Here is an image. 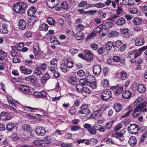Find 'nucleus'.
<instances>
[{
    "label": "nucleus",
    "instance_id": "obj_53",
    "mask_svg": "<svg viewBox=\"0 0 147 147\" xmlns=\"http://www.w3.org/2000/svg\"><path fill=\"white\" fill-rule=\"evenodd\" d=\"M98 15L100 16V17L101 18H105L106 16V13L104 12L101 11H98Z\"/></svg>",
    "mask_w": 147,
    "mask_h": 147
},
{
    "label": "nucleus",
    "instance_id": "obj_51",
    "mask_svg": "<svg viewBox=\"0 0 147 147\" xmlns=\"http://www.w3.org/2000/svg\"><path fill=\"white\" fill-rule=\"evenodd\" d=\"M88 131L90 134L92 135H95L96 133V130L94 128L93 126L92 127H91L88 129Z\"/></svg>",
    "mask_w": 147,
    "mask_h": 147
},
{
    "label": "nucleus",
    "instance_id": "obj_61",
    "mask_svg": "<svg viewBox=\"0 0 147 147\" xmlns=\"http://www.w3.org/2000/svg\"><path fill=\"white\" fill-rule=\"evenodd\" d=\"M77 74L79 76L82 77L85 75V72L83 70H80L77 71Z\"/></svg>",
    "mask_w": 147,
    "mask_h": 147
},
{
    "label": "nucleus",
    "instance_id": "obj_59",
    "mask_svg": "<svg viewBox=\"0 0 147 147\" xmlns=\"http://www.w3.org/2000/svg\"><path fill=\"white\" fill-rule=\"evenodd\" d=\"M40 98H45L47 97L46 92L43 90L40 92Z\"/></svg>",
    "mask_w": 147,
    "mask_h": 147
},
{
    "label": "nucleus",
    "instance_id": "obj_34",
    "mask_svg": "<svg viewBox=\"0 0 147 147\" xmlns=\"http://www.w3.org/2000/svg\"><path fill=\"white\" fill-rule=\"evenodd\" d=\"M114 45V44L111 41L108 42L106 44L105 48L107 50H109Z\"/></svg>",
    "mask_w": 147,
    "mask_h": 147
},
{
    "label": "nucleus",
    "instance_id": "obj_58",
    "mask_svg": "<svg viewBox=\"0 0 147 147\" xmlns=\"http://www.w3.org/2000/svg\"><path fill=\"white\" fill-rule=\"evenodd\" d=\"M61 7L63 9H66L68 8V4L67 2L65 1H63L61 3Z\"/></svg>",
    "mask_w": 147,
    "mask_h": 147
},
{
    "label": "nucleus",
    "instance_id": "obj_44",
    "mask_svg": "<svg viewBox=\"0 0 147 147\" xmlns=\"http://www.w3.org/2000/svg\"><path fill=\"white\" fill-rule=\"evenodd\" d=\"M122 12V10L121 8L119 6H118L117 9V14H114L117 16V18L121 16V14Z\"/></svg>",
    "mask_w": 147,
    "mask_h": 147
},
{
    "label": "nucleus",
    "instance_id": "obj_49",
    "mask_svg": "<svg viewBox=\"0 0 147 147\" xmlns=\"http://www.w3.org/2000/svg\"><path fill=\"white\" fill-rule=\"evenodd\" d=\"M22 108L23 109V110L25 111H30L31 112L33 111L34 110L36 109L33 108L28 106L24 107Z\"/></svg>",
    "mask_w": 147,
    "mask_h": 147
},
{
    "label": "nucleus",
    "instance_id": "obj_18",
    "mask_svg": "<svg viewBox=\"0 0 147 147\" xmlns=\"http://www.w3.org/2000/svg\"><path fill=\"white\" fill-rule=\"evenodd\" d=\"M36 12V9L34 7H31L28 10L27 13L30 16H33Z\"/></svg>",
    "mask_w": 147,
    "mask_h": 147
},
{
    "label": "nucleus",
    "instance_id": "obj_31",
    "mask_svg": "<svg viewBox=\"0 0 147 147\" xmlns=\"http://www.w3.org/2000/svg\"><path fill=\"white\" fill-rule=\"evenodd\" d=\"M56 0H48V1L47 2V4L48 6L51 9L53 8H54V6L57 5L59 3H57L56 4L55 3L54 5H51L50 4L51 3H53Z\"/></svg>",
    "mask_w": 147,
    "mask_h": 147
},
{
    "label": "nucleus",
    "instance_id": "obj_6",
    "mask_svg": "<svg viewBox=\"0 0 147 147\" xmlns=\"http://www.w3.org/2000/svg\"><path fill=\"white\" fill-rule=\"evenodd\" d=\"M84 52L85 56V60L91 61L93 59V55L89 50H85Z\"/></svg>",
    "mask_w": 147,
    "mask_h": 147
},
{
    "label": "nucleus",
    "instance_id": "obj_46",
    "mask_svg": "<svg viewBox=\"0 0 147 147\" xmlns=\"http://www.w3.org/2000/svg\"><path fill=\"white\" fill-rule=\"evenodd\" d=\"M84 86L81 84H78L77 85L76 88L77 90L79 92H82Z\"/></svg>",
    "mask_w": 147,
    "mask_h": 147
},
{
    "label": "nucleus",
    "instance_id": "obj_26",
    "mask_svg": "<svg viewBox=\"0 0 147 147\" xmlns=\"http://www.w3.org/2000/svg\"><path fill=\"white\" fill-rule=\"evenodd\" d=\"M14 126V124L12 123L9 122L6 125V129L8 131H11Z\"/></svg>",
    "mask_w": 147,
    "mask_h": 147
},
{
    "label": "nucleus",
    "instance_id": "obj_10",
    "mask_svg": "<svg viewBox=\"0 0 147 147\" xmlns=\"http://www.w3.org/2000/svg\"><path fill=\"white\" fill-rule=\"evenodd\" d=\"M145 42L144 38L142 37L139 38L135 40V44L137 46L143 45Z\"/></svg>",
    "mask_w": 147,
    "mask_h": 147
},
{
    "label": "nucleus",
    "instance_id": "obj_40",
    "mask_svg": "<svg viewBox=\"0 0 147 147\" xmlns=\"http://www.w3.org/2000/svg\"><path fill=\"white\" fill-rule=\"evenodd\" d=\"M101 85L104 87H107L109 85V81L106 79L103 80L101 81Z\"/></svg>",
    "mask_w": 147,
    "mask_h": 147
},
{
    "label": "nucleus",
    "instance_id": "obj_15",
    "mask_svg": "<svg viewBox=\"0 0 147 147\" xmlns=\"http://www.w3.org/2000/svg\"><path fill=\"white\" fill-rule=\"evenodd\" d=\"M20 69L21 72L25 74H30L32 72V70L31 69H27L22 66L20 67Z\"/></svg>",
    "mask_w": 147,
    "mask_h": 147
},
{
    "label": "nucleus",
    "instance_id": "obj_56",
    "mask_svg": "<svg viewBox=\"0 0 147 147\" xmlns=\"http://www.w3.org/2000/svg\"><path fill=\"white\" fill-rule=\"evenodd\" d=\"M121 78L122 80H125L127 76V73L124 71H121Z\"/></svg>",
    "mask_w": 147,
    "mask_h": 147
},
{
    "label": "nucleus",
    "instance_id": "obj_64",
    "mask_svg": "<svg viewBox=\"0 0 147 147\" xmlns=\"http://www.w3.org/2000/svg\"><path fill=\"white\" fill-rule=\"evenodd\" d=\"M74 63L73 62L67 60V61L66 66L69 68H71L73 66Z\"/></svg>",
    "mask_w": 147,
    "mask_h": 147
},
{
    "label": "nucleus",
    "instance_id": "obj_21",
    "mask_svg": "<svg viewBox=\"0 0 147 147\" xmlns=\"http://www.w3.org/2000/svg\"><path fill=\"white\" fill-rule=\"evenodd\" d=\"M7 101L9 103L10 106L14 109L16 108V107L15 104V100L11 98H7Z\"/></svg>",
    "mask_w": 147,
    "mask_h": 147
},
{
    "label": "nucleus",
    "instance_id": "obj_1",
    "mask_svg": "<svg viewBox=\"0 0 147 147\" xmlns=\"http://www.w3.org/2000/svg\"><path fill=\"white\" fill-rule=\"evenodd\" d=\"M27 7L26 3L24 2H20L14 4V9L16 12L22 14L25 12Z\"/></svg>",
    "mask_w": 147,
    "mask_h": 147
},
{
    "label": "nucleus",
    "instance_id": "obj_11",
    "mask_svg": "<svg viewBox=\"0 0 147 147\" xmlns=\"http://www.w3.org/2000/svg\"><path fill=\"white\" fill-rule=\"evenodd\" d=\"M132 95V93L129 91L125 90L122 94V96L124 98L128 99L131 98Z\"/></svg>",
    "mask_w": 147,
    "mask_h": 147
},
{
    "label": "nucleus",
    "instance_id": "obj_27",
    "mask_svg": "<svg viewBox=\"0 0 147 147\" xmlns=\"http://www.w3.org/2000/svg\"><path fill=\"white\" fill-rule=\"evenodd\" d=\"M134 2V0H122V3L125 5H131Z\"/></svg>",
    "mask_w": 147,
    "mask_h": 147
},
{
    "label": "nucleus",
    "instance_id": "obj_14",
    "mask_svg": "<svg viewBox=\"0 0 147 147\" xmlns=\"http://www.w3.org/2000/svg\"><path fill=\"white\" fill-rule=\"evenodd\" d=\"M137 90L140 93H143L146 90V87L143 84H139L137 87Z\"/></svg>",
    "mask_w": 147,
    "mask_h": 147
},
{
    "label": "nucleus",
    "instance_id": "obj_54",
    "mask_svg": "<svg viewBox=\"0 0 147 147\" xmlns=\"http://www.w3.org/2000/svg\"><path fill=\"white\" fill-rule=\"evenodd\" d=\"M67 66L65 64H61L60 66V68L61 70L64 72H66L67 70Z\"/></svg>",
    "mask_w": 147,
    "mask_h": 147
},
{
    "label": "nucleus",
    "instance_id": "obj_5",
    "mask_svg": "<svg viewBox=\"0 0 147 147\" xmlns=\"http://www.w3.org/2000/svg\"><path fill=\"white\" fill-rule=\"evenodd\" d=\"M35 132L37 135L41 136L44 135L46 133L45 128L42 126H38L37 127Z\"/></svg>",
    "mask_w": 147,
    "mask_h": 147
},
{
    "label": "nucleus",
    "instance_id": "obj_13",
    "mask_svg": "<svg viewBox=\"0 0 147 147\" xmlns=\"http://www.w3.org/2000/svg\"><path fill=\"white\" fill-rule=\"evenodd\" d=\"M137 140L136 138L134 136H131L129 139L128 143L131 146H136L137 144Z\"/></svg>",
    "mask_w": 147,
    "mask_h": 147
},
{
    "label": "nucleus",
    "instance_id": "obj_45",
    "mask_svg": "<svg viewBox=\"0 0 147 147\" xmlns=\"http://www.w3.org/2000/svg\"><path fill=\"white\" fill-rule=\"evenodd\" d=\"M39 51V47L38 44L37 42H35L34 45V53L36 52H38Z\"/></svg>",
    "mask_w": 147,
    "mask_h": 147
},
{
    "label": "nucleus",
    "instance_id": "obj_60",
    "mask_svg": "<svg viewBox=\"0 0 147 147\" xmlns=\"http://www.w3.org/2000/svg\"><path fill=\"white\" fill-rule=\"evenodd\" d=\"M117 89L115 92V94H118L119 93H121L123 90V87L122 86L119 87L117 88Z\"/></svg>",
    "mask_w": 147,
    "mask_h": 147
},
{
    "label": "nucleus",
    "instance_id": "obj_55",
    "mask_svg": "<svg viewBox=\"0 0 147 147\" xmlns=\"http://www.w3.org/2000/svg\"><path fill=\"white\" fill-rule=\"evenodd\" d=\"M141 109V107L140 105H139V106H137L136 108L134 110V112L133 113V116L134 117H136V115H135V114L136 113L138 112L139 110H140Z\"/></svg>",
    "mask_w": 147,
    "mask_h": 147
},
{
    "label": "nucleus",
    "instance_id": "obj_16",
    "mask_svg": "<svg viewBox=\"0 0 147 147\" xmlns=\"http://www.w3.org/2000/svg\"><path fill=\"white\" fill-rule=\"evenodd\" d=\"M25 80L27 81L30 82L32 83H34L37 81L36 78L33 76H30L25 78Z\"/></svg>",
    "mask_w": 147,
    "mask_h": 147
},
{
    "label": "nucleus",
    "instance_id": "obj_17",
    "mask_svg": "<svg viewBox=\"0 0 147 147\" xmlns=\"http://www.w3.org/2000/svg\"><path fill=\"white\" fill-rule=\"evenodd\" d=\"M126 21L124 18H120L118 19L116 22V24L118 26H123L125 23Z\"/></svg>",
    "mask_w": 147,
    "mask_h": 147
},
{
    "label": "nucleus",
    "instance_id": "obj_22",
    "mask_svg": "<svg viewBox=\"0 0 147 147\" xmlns=\"http://www.w3.org/2000/svg\"><path fill=\"white\" fill-rule=\"evenodd\" d=\"M7 53L3 51L2 49L0 50V61H3L7 56Z\"/></svg>",
    "mask_w": 147,
    "mask_h": 147
},
{
    "label": "nucleus",
    "instance_id": "obj_19",
    "mask_svg": "<svg viewBox=\"0 0 147 147\" xmlns=\"http://www.w3.org/2000/svg\"><path fill=\"white\" fill-rule=\"evenodd\" d=\"M84 34L80 32H77L75 35L76 38L78 40H82L84 38Z\"/></svg>",
    "mask_w": 147,
    "mask_h": 147
},
{
    "label": "nucleus",
    "instance_id": "obj_48",
    "mask_svg": "<svg viewBox=\"0 0 147 147\" xmlns=\"http://www.w3.org/2000/svg\"><path fill=\"white\" fill-rule=\"evenodd\" d=\"M114 122V120H112L107 123L106 125V127L107 129L111 128Z\"/></svg>",
    "mask_w": 147,
    "mask_h": 147
},
{
    "label": "nucleus",
    "instance_id": "obj_35",
    "mask_svg": "<svg viewBox=\"0 0 147 147\" xmlns=\"http://www.w3.org/2000/svg\"><path fill=\"white\" fill-rule=\"evenodd\" d=\"M49 76L48 74H45L44 76H43L41 79L42 83L43 84H45L49 79Z\"/></svg>",
    "mask_w": 147,
    "mask_h": 147
},
{
    "label": "nucleus",
    "instance_id": "obj_42",
    "mask_svg": "<svg viewBox=\"0 0 147 147\" xmlns=\"http://www.w3.org/2000/svg\"><path fill=\"white\" fill-rule=\"evenodd\" d=\"M42 142L43 146H45L50 143V141L49 139V137L48 136L45 138L44 139L41 140Z\"/></svg>",
    "mask_w": 147,
    "mask_h": 147
},
{
    "label": "nucleus",
    "instance_id": "obj_24",
    "mask_svg": "<svg viewBox=\"0 0 147 147\" xmlns=\"http://www.w3.org/2000/svg\"><path fill=\"white\" fill-rule=\"evenodd\" d=\"M48 28V26L47 24L43 23L39 26V29L40 30L46 31Z\"/></svg>",
    "mask_w": 147,
    "mask_h": 147
},
{
    "label": "nucleus",
    "instance_id": "obj_41",
    "mask_svg": "<svg viewBox=\"0 0 147 147\" xmlns=\"http://www.w3.org/2000/svg\"><path fill=\"white\" fill-rule=\"evenodd\" d=\"M2 32L3 33L6 34L8 32L7 29L8 26L6 24H3L2 25Z\"/></svg>",
    "mask_w": 147,
    "mask_h": 147
},
{
    "label": "nucleus",
    "instance_id": "obj_4",
    "mask_svg": "<svg viewBox=\"0 0 147 147\" xmlns=\"http://www.w3.org/2000/svg\"><path fill=\"white\" fill-rule=\"evenodd\" d=\"M128 130L132 134H136L138 133L139 129L138 126L135 124H130L127 127Z\"/></svg>",
    "mask_w": 147,
    "mask_h": 147
},
{
    "label": "nucleus",
    "instance_id": "obj_7",
    "mask_svg": "<svg viewBox=\"0 0 147 147\" xmlns=\"http://www.w3.org/2000/svg\"><path fill=\"white\" fill-rule=\"evenodd\" d=\"M18 89L20 91L25 94L28 93L30 91V89L28 86L21 84L19 86Z\"/></svg>",
    "mask_w": 147,
    "mask_h": 147
},
{
    "label": "nucleus",
    "instance_id": "obj_43",
    "mask_svg": "<svg viewBox=\"0 0 147 147\" xmlns=\"http://www.w3.org/2000/svg\"><path fill=\"white\" fill-rule=\"evenodd\" d=\"M42 73L41 69L38 67H36L34 71V74L37 75H40Z\"/></svg>",
    "mask_w": 147,
    "mask_h": 147
},
{
    "label": "nucleus",
    "instance_id": "obj_57",
    "mask_svg": "<svg viewBox=\"0 0 147 147\" xmlns=\"http://www.w3.org/2000/svg\"><path fill=\"white\" fill-rule=\"evenodd\" d=\"M58 60L56 59H53L50 61V65L55 67H56Z\"/></svg>",
    "mask_w": 147,
    "mask_h": 147
},
{
    "label": "nucleus",
    "instance_id": "obj_30",
    "mask_svg": "<svg viewBox=\"0 0 147 147\" xmlns=\"http://www.w3.org/2000/svg\"><path fill=\"white\" fill-rule=\"evenodd\" d=\"M22 129L24 131H30L31 129V128L29 125L25 124L22 126Z\"/></svg>",
    "mask_w": 147,
    "mask_h": 147
},
{
    "label": "nucleus",
    "instance_id": "obj_28",
    "mask_svg": "<svg viewBox=\"0 0 147 147\" xmlns=\"http://www.w3.org/2000/svg\"><path fill=\"white\" fill-rule=\"evenodd\" d=\"M142 22L141 19L138 18H135L133 21V23L134 25H137L140 24Z\"/></svg>",
    "mask_w": 147,
    "mask_h": 147
},
{
    "label": "nucleus",
    "instance_id": "obj_50",
    "mask_svg": "<svg viewBox=\"0 0 147 147\" xmlns=\"http://www.w3.org/2000/svg\"><path fill=\"white\" fill-rule=\"evenodd\" d=\"M42 140H35L34 142L33 143L34 144L38 146H43V144H42Z\"/></svg>",
    "mask_w": 147,
    "mask_h": 147
},
{
    "label": "nucleus",
    "instance_id": "obj_3",
    "mask_svg": "<svg viewBox=\"0 0 147 147\" xmlns=\"http://www.w3.org/2000/svg\"><path fill=\"white\" fill-rule=\"evenodd\" d=\"M147 49V46H144L142 48L139 49L138 50H133L130 53L131 54H133L135 58H136L139 56L141 53Z\"/></svg>",
    "mask_w": 147,
    "mask_h": 147
},
{
    "label": "nucleus",
    "instance_id": "obj_47",
    "mask_svg": "<svg viewBox=\"0 0 147 147\" xmlns=\"http://www.w3.org/2000/svg\"><path fill=\"white\" fill-rule=\"evenodd\" d=\"M88 86L92 89H95L97 87L96 81L93 82H91L90 83H89Z\"/></svg>",
    "mask_w": 147,
    "mask_h": 147
},
{
    "label": "nucleus",
    "instance_id": "obj_29",
    "mask_svg": "<svg viewBox=\"0 0 147 147\" xmlns=\"http://www.w3.org/2000/svg\"><path fill=\"white\" fill-rule=\"evenodd\" d=\"M119 33L117 32L112 31L109 33V36L110 38H113L119 36Z\"/></svg>",
    "mask_w": 147,
    "mask_h": 147
},
{
    "label": "nucleus",
    "instance_id": "obj_2",
    "mask_svg": "<svg viewBox=\"0 0 147 147\" xmlns=\"http://www.w3.org/2000/svg\"><path fill=\"white\" fill-rule=\"evenodd\" d=\"M111 91L109 90H106L101 94V97L102 99L104 100H109L111 97Z\"/></svg>",
    "mask_w": 147,
    "mask_h": 147
},
{
    "label": "nucleus",
    "instance_id": "obj_37",
    "mask_svg": "<svg viewBox=\"0 0 147 147\" xmlns=\"http://www.w3.org/2000/svg\"><path fill=\"white\" fill-rule=\"evenodd\" d=\"M47 21L49 25H55V20L52 18H49L47 19Z\"/></svg>",
    "mask_w": 147,
    "mask_h": 147
},
{
    "label": "nucleus",
    "instance_id": "obj_8",
    "mask_svg": "<svg viewBox=\"0 0 147 147\" xmlns=\"http://www.w3.org/2000/svg\"><path fill=\"white\" fill-rule=\"evenodd\" d=\"M93 73L96 75H99L101 71V68L99 65H94L93 67Z\"/></svg>",
    "mask_w": 147,
    "mask_h": 147
},
{
    "label": "nucleus",
    "instance_id": "obj_52",
    "mask_svg": "<svg viewBox=\"0 0 147 147\" xmlns=\"http://www.w3.org/2000/svg\"><path fill=\"white\" fill-rule=\"evenodd\" d=\"M90 92V90L88 87L84 86L81 92L86 94H89Z\"/></svg>",
    "mask_w": 147,
    "mask_h": 147
},
{
    "label": "nucleus",
    "instance_id": "obj_9",
    "mask_svg": "<svg viewBox=\"0 0 147 147\" xmlns=\"http://www.w3.org/2000/svg\"><path fill=\"white\" fill-rule=\"evenodd\" d=\"M19 28L22 30H24L27 24L24 20H20L19 22Z\"/></svg>",
    "mask_w": 147,
    "mask_h": 147
},
{
    "label": "nucleus",
    "instance_id": "obj_62",
    "mask_svg": "<svg viewBox=\"0 0 147 147\" xmlns=\"http://www.w3.org/2000/svg\"><path fill=\"white\" fill-rule=\"evenodd\" d=\"M103 27V25L101 24L97 26L95 29V31L96 32H101L102 29Z\"/></svg>",
    "mask_w": 147,
    "mask_h": 147
},
{
    "label": "nucleus",
    "instance_id": "obj_20",
    "mask_svg": "<svg viewBox=\"0 0 147 147\" xmlns=\"http://www.w3.org/2000/svg\"><path fill=\"white\" fill-rule=\"evenodd\" d=\"M94 115L96 116L97 119H100L102 117V112L101 110H98L93 112Z\"/></svg>",
    "mask_w": 147,
    "mask_h": 147
},
{
    "label": "nucleus",
    "instance_id": "obj_36",
    "mask_svg": "<svg viewBox=\"0 0 147 147\" xmlns=\"http://www.w3.org/2000/svg\"><path fill=\"white\" fill-rule=\"evenodd\" d=\"M147 137V131L144 133L142 136L140 137V142H143L145 140Z\"/></svg>",
    "mask_w": 147,
    "mask_h": 147
},
{
    "label": "nucleus",
    "instance_id": "obj_63",
    "mask_svg": "<svg viewBox=\"0 0 147 147\" xmlns=\"http://www.w3.org/2000/svg\"><path fill=\"white\" fill-rule=\"evenodd\" d=\"M143 100V99L141 97L138 98L136 101L134 102V106H137L138 103H139L140 102L142 101Z\"/></svg>",
    "mask_w": 147,
    "mask_h": 147
},
{
    "label": "nucleus",
    "instance_id": "obj_39",
    "mask_svg": "<svg viewBox=\"0 0 147 147\" xmlns=\"http://www.w3.org/2000/svg\"><path fill=\"white\" fill-rule=\"evenodd\" d=\"M69 82L72 85L75 84L76 83V79L75 77H71L69 80Z\"/></svg>",
    "mask_w": 147,
    "mask_h": 147
},
{
    "label": "nucleus",
    "instance_id": "obj_25",
    "mask_svg": "<svg viewBox=\"0 0 147 147\" xmlns=\"http://www.w3.org/2000/svg\"><path fill=\"white\" fill-rule=\"evenodd\" d=\"M143 59L141 58H138L137 61H136V64L137 65L136 68V69H141V67L140 64H141L143 62Z\"/></svg>",
    "mask_w": 147,
    "mask_h": 147
},
{
    "label": "nucleus",
    "instance_id": "obj_23",
    "mask_svg": "<svg viewBox=\"0 0 147 147\" xmlns=\"http://www.w3.org/2000/svg\"><path fill=\"white\" fill-rule=\"evenodd\" d=\"M122 105L119 103H117L114 104L113 108L116 112H119L121 109Z\"/></svg>",
    "mask_w": 147,
    "mask_h": 147
},
{
    "label": "nucleus",
    "instance_id": "obj_38",
    "mask_svg": "<svg viewBox=\"0 0 147 147\" xmlns=\"http://www.w3.org/2000/svg\"><path fill=\"white\" fill-rule=\"evenodd\" d=\"M81 129L80 126L76 125H73L71 126V131H76Z\"/></svg>",
    "mask_w": 147,
    "mask_h": 147
},
{
    "label": "nucleus",
    "instance_id": "obj_33",
    "mask_svg": "<svg viewBox=\"0 0 147 147\" xmlns=\"http://www.w3.org/2000/svg\"><path fill=\"white\" fill-rule=\"evenodd\" d=\"M114 26V24L111 22H107L104 24V27L106 29L111 28Z\"/></svg>",
    "mask_w": 147,
    "mask_h": 147
},
{
    "label": "nucleus",
    "instance_id": "obj_12",
    "mask_svg": "<svg viewBox=\"0 0 147 147\" xmlns=\"http://www.w3.org/2000/svg\"><path fill=\"white\" fill-rule=\"evenodd\" d=\"M84 105H82L81 107L82 110L80 111V113L84 115H82L83 117L85 116L86 115L88 114L90 112V110L89 109L87 108H84Z\"/></svg>",
    "mask_w": 147,
    "mask_h": 147
},
{
    "label": "nucleus",
    "instance_id": "obj_32",
    "mask_svg": "<svg viewBox=\"0 0 147 147\" xmlns=\"http://www.w3.org/2000/svg\"><path fill=\"white\" fill-rule=\"evenodd\" d=\"M87 80L89 83L96 81L95 78L93 75H89L86 77Z\"/></svg>",
    "mask_w": 147,
    "mask_h": 147
}]
</instances>
